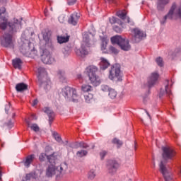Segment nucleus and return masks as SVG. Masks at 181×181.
<instances>
[{
	"label": "nucleus",
	"instance_id": "nucleus-57",
	"mask_svg": "<svg viewBox=\"0 0 181 181\" xmlns=\"http://www.w3.org/2000/svg\"><path fill=\"white\" fill-rule=\"evenodd\" d=\"M64 54H65V56H68L69 52H66V51H65V52H64Z\"/></svg>",
	"mask_w": 181,
	"mask_h": 181
},
{
	"label": "nucleus",
	"instance_id": "nucleus-37",
	"mask_svg": "<svg viewBox=\"0 0 181 181\" xmlns=\"http://www.w3.org/2000/svg\"><path fill=\"white\" fill-rule=\"evenodd\" d=\"M109 97H110V98L112 100H114V98H117V91H115V90L114 89H110L109 90Z\"/></svg>",
	"mask_w": 181,
	"mask_h": 181
},
{
	"label": "nucleus",
	"instance_id": "nucleus-52",
	"mask_svg": "<svg viewBox=\"0 0 181 181\" xmlns=\"http://www.w3.org/2000/svg\"><path fill=\"white\" fill-rule=\"evenodd\" d=\"M44 13H45V16H47V8L45 9Z\"/></svg>",
	"mask_w": 181,
	"mask_h": 181
},
{
	"label": "nucleus",
	"instance_id": "nucleus-23",
	"mask_svg": "<svg viewBox=\"0 0 181 181\" xmlns=\"http://www.w3.org/2000/svg\"><path fill=\"white\" fill-rule=\"evenodd\" d=\"M102 44H101V50L103 53H108V50L107 49V45L108 43V41L107 40V38L102 37Z\"/></svg>",
	"mask_w": 181,
	"mask_h": 181
},
{
	"label": "nucleus",
	"instance_id": "nucleus-11",
	"mask_svg": "<svg viewBox=\"0 0 181 181\" xmlns=\"http://www.w3.org/2000/svg\"><path fill=\"white\" fill-rule=\"evenodd\" d=\"M160 172L162 173L165 181H172V173L166 168V164L160 161L159 164Z\"/></svg>",
	"mask_w": 181,
	"mask_h": 181
},
{
	"label": "nucleus",
	"instance_id": "nucleus-45",
	"mask_svg": "<svg viewBox=\"0 0 181 181\" xmlns=\"http://www.w3.org/2000/svg\"><path fill=\"white\" fill-rule=\"evenodd\" d=\"M105 155H107V151H102L100 153V156L101 159H104V158H105Z\"/></svg>",
	"mask_w": 181,
	"mask_h": 181
},
{
	"label": "nucleus",
	"instance_id": "nucleus-56",
	"mask_svg": "<svg viewBox=\"0 0 181 181\" xmlns=\"http://www.w3.org/2000/svg\"><path fill=\"white\" fill-rule=\"evenodd\" d=\"M127 22L129 23L131 22L129 17L127 18Z\"/></svg>",
	"mask_w": 181,
	"mask_h": 181
},
{
	"label": "nucleus",
	"instance_id": "nucleus-41",
	"mask_svg": "<svg viewBox=\"0 0 181 181\" xmlns=\"http://www.w3.org/2000/svg\"><path fill=\"white\" fill-rule=\"evenodd\" d=\"M109 52H111V53H114V54H118V49L112 46L109 47Z\"/></svg>",
	"mask_w": 181,
	"mask_h": 181
},
{
	"label": "nucleus",
	"instance_id": "nucleus-5",
	"mask_svg": "<svg viewBox=\"0 0 181 181\" xmlns=\"http://www.w3.org/2000/svg\"><path fill=\"white\" fill-rule=\"evenodd\" d=\"M97 71H98V69L95 66H89L86 68V72L89 77V80L93 84V86H95V87H97V86H100L101 83V80L100 79V77L97 76L95 74Z\"/></svg>",
	"mask_w": 181,
	"mask_h": 181
},
{
	"label": "nucleus",
	"instance_id": "nucleus-19",
	"mask_svg": "<svg viewBox=\"0 0 181 181\" xmlns=\"http://www.w3.org/2000/svg\"><path fill=\"white\" fill-rule=\"evenodd\" d=\"M43 111L48 115L49 125H52V122H53L54 119V112L49 107H45Z\"/></svg>",
	"mask_w": 181,
	"mask_h": 181
},
{
	"label": "nucleus",
	"instance_id": "nucleus-59",
	"mask_svg": "<svg viewBox=\"0 0 181 181\" xmlns=\"http://www.w3.org/2000/svg\"><path fill=\"white\" fill-rule=\"evenodd\" d=\"M129 181H132V180L129 179Z\"/></svg>",
	"mask_w": 181,
	"mask_h": 181
},
{
	"label": "nucleus",
	"instance_id": "nucleus-6",
	"mask_svg": "<svg viewBox=\"0 0 181 181\" xmlns=\"http://www.w3.org/2000/svg\"><path fill=\"white\" fill-rule=\"evenodd\" d=\"M111 42L112 45H118L120 47L122 50H124V52H128V50H131V45H129V41L126 40L125 38H122V37L119 35H115L111 37Z\"/></svg>",
	"mask_w": 181,
	"mask_h": 181
},
{
	"label": "nucleus",
	"instance_id": "nucleus-29",
	"mask_svg": "<svg viewBox=\"0 0 181 181\" xmlns=\"http://www.w3.org/2000/svg\"><path fill=\"white\" fill-rule=\"evenodd\" d=\"M70 39L69 36H60V37H57V40H58V43H60V45H62V43H67V42H69Z\"/></svg>",
	"mask_w": 181,
	"mask_h": 181
},
{
	"label": "nucleus",
	"instance_id": "nucleus-39",
	"mask_svg": "<svg viewBox=\"0 0 181 181\" xmlns=\"http://www.w3.org/2000/svg\"><path fill=\"white\" fill-rule=\"evenodd\" d=\"M156 62L160 67H162L163 66V59L162 57H159L156 58Z\"/></svg>",
	"mask_w": 181,
	"mask_h": 181
},
{
	"label": "nucleus",
	"instance_id": "nucleus-22",
	"mask_svg": "<svg viewBox=\"0 0 181 181\" xmlns=\"http://www.w3.org/2000/svg\"><path fill=\"white\" fill-rule=\"evenodd\" d=\"M16 90L18 93H22V91L28 90V85L25 84L24 83H18L16 86Z\"/></svg>",
	"mask_w": 181,
	"mask_h": 181
},
{
	"label": "nucleus",
	"instance_id": "nucleus-20",
	"mask_svg": "<svg viewBox=\"0 0 181 181\" xmlns=\"http://www.w3.org/2000/svg\"><path fill=\"white\" fill-rule=\"evenodd\" d=\"M99 65L100 70H106V69L110 67V62L105 58L101 57Z\"/></svg>",
	"mask_w": 181,
	"mask_h": 181
},
{
	"label": "nucleus",
	"instance_id": "nucleus-43",
	"mask_svg": "<svg viewBox=\"0 0 181 181\" xmlns=\"http://www.w3.org/2000/svg\"><path fill=\"white\" fill-rule=\"evenodd\" d=\"M101 90L102 91H110V87L107 85H103L101 86Z\"/></svg>",
	"mask_w": 181,
	"mask_h": 181
},
{
	"label": "nucleus",
	"instance_id": "nucleus-27",
	"mask_svg": "<svg viewBox=\"0 0 181 181\" xmlns=\"http://www.w3.org/2000/svg\"><path fill=\"white\" fill-rule=\"evenodd\" d=\"M57 76L62 83L66 81V72H64V71L59 70Z\"/></svg>",
	"mask_w": 181,
	"mask_h": 181
},
{
	"label": "nucleus",
	"instance_id": "nucleus-4",
	"mask_svg": "<svg viewBox=\"0 0 181 181\" xmlns=\"http://www.w3.org/2000/svg\"><path fill=\"white\" fill-rule=\"evenodd\" d=\"M60 94H62L67 101H72L73 103H77V101H78L77 90L70 86H65L63 88Z\"/></svg>",
	"mask_w": 181,
	"mask_h": 181
},
{
	"label": "nucleus",
	"instance_id": "nucleus-50",
	"mask_svg": "<svg viewBox=\"0 0 181 181\" xmlns=\"http://www.w3.org/2000/svg\"><path fill=\"white\" fill-rule=\"evenodd\" d=\"M37 103H39L37 99L34 100L33 102V106L35 107V105H37Z\"/></svg>",
	"mask_w": 181,
	"mask_h": 181
},
{
	"label": "nucleus",
	"instance_id": "nucleus-44",
	"mask_svg": "<svg viewBox=\"0 0 181 181\" xmlns=\"http://www.w3.org/2000/svg\"><path fill=\"white\" fill-rule=\"evenodd\" d=\"M113 29L115 32H117V33H121L122 32V29L118 26H115Z\"/></svg>",
	"mask_w": 181,
	"mask_h": 181
},
{
	"label": "nucleus",
	"instance_id": "nucleus-48",
	"mask_svg": "<svg viewBox=\"0 0 181 181\" xmlns=\"http://www.w3.org/2000/svg\"><path fill=\"white\" fill-rule=\"evenodd\" d=\"M6 125H7L8 128H12V127H13V122L10 120L8 122L6 123Z\"/></svg>",
	"mask_w": 181,
	"mask_h": 181
},
{
	"label": "nucleus",
	"instance_id": "nucleus-40",
	"mask_svg": "<svg viewBox=\"0 0 181 181\" xmlns=\"http://www.w3.org/2000/svg\"><path fill=\"white\" fill-rule=\"evenodd\" d=\"M112 143L115 144L116 145H117V148H119V146H122V141H121V140H119V139H118L117 138H115L112 140Z\"/></svg>",
	"mask_w": 181,
	"mask_h": 181
},
{
	"label": "nucleus",
	"instance_id": "nucleus-21",
	"mask_svg": "<svg viewBox=\"0 0 181 181\" xmlns=\"http://www.w3.org/2000/svg\"><path fill=\"white\" fill-rule=\"evenodd\" d=\"M33 160H35V154H31L25 158V160L24 161V165L26 168H29V166H30V163H32V162H33Z\"/></svg>",
	"mask_w": 181,
	"mask_h": 181
},
{
	"label": "nucleus",
	"instance_id": "nucleus-9",
	"mask_svg": "<svg viewBox=\"0 0 181 181\" xmlns=\"http://www.w3.org/2000/svg\"><path fill=\"white\" fill-rule=\"evenodd\" d=\"M86 47H90V40L87 37H83L81 48L75 49V53L78 57H84L88 54V50Z\"/></svg>",
	"mask_w": 181,
	"mask_h": 181
},
{
	"label": "nucleus",
	"instance_id": "nucleus-1",
	"mask_svg": "<svg viewBox=\"0 0 181 181\" xmlns=\"http://www.w3.org/2000/svg\"><path fill=\"white\" fill-rule=\"evenodd\" d=\"M5 12H6L5 7L0 8V28L2 30H5L7 28L8 33H6L0 38V40L1 45L4 47H11L12 46L13 35L22 29V19L13 18V21L8 23V19L2 16Z\"/></svg>",
	"mask_w": 181,
	"mask_h": 181
},
{
	"label": "nucleus",
	"instance_id": "nucleus-8",
	"mask_svg": "<svg viewBox=\"0 0 181 181\" xmlns=\"http://www.w3.org/2000/svg\"><path fill=\"white\" fill-rule=\"evenodd\" d=\"M121 66L118 64H114L109 71V78L112 81H121Z\"/></svg>",
	"mask_w": 181,
	"mask_h": 181
},
{
	"label": "nucleus",
	"instance_id": "nucleus-25",
	"mask_svg": "<svg viewBox=\"0 0 181 181\" xmlns=\"http://www.w3.org/2000/svg\"><path fill=\"white\" fill-rule=\"evenodd\" d=\"M25 122L28 125V127H30V128L32 129V131H34L35 132H39L40 128H39V126L36 124H33L30 126V121L29 119H25Z\"/></svg>",
	"mask_w": 181,
	"mask_h": 181
},
{
	"label": "nucleus",
	"instance_id": "nucleus-28",
	"mask_svg": "<svg viewBox=\"0 0 181 181\" xmlns=\"http://www.w3.org/2000/svg\"><path fill=\"white\" fill-rule=\"evenodd\" d=\"M165 94H168V95H170V94H171L170 89H169V85L165 86V90L160 89V98L163 97V95H165Z\"/></svg>",
	"mask_w": 181,
	"mask_h": 181
},
{
	"label": "nucleus",
	"instance_id": "nucleus-31",
	"mask_svg": "<svg viewBox=\"0 0 181 181\" xmlns=\"http://www.w3.org/2000/svg\"><path fill=\"white\" fill-rule=\"evenodd\" d=\"M84 98H85L86 103H90L93 101V95L91 93H85Z\"/></svg>",
	"mask_w": 181,
	"mask_h": 181
},
{
	"label": "nucleus",
	"instance_id": "nucleus-32",
	"mask_svg": "<svg viewBox=\"0 0 181 181\" xmlns=\"http://www.w3.org/2000/svg\"><path fill=\"white\" fill-rule=\"evenodd\" d=\"M117 16L120 19H125L127 18V12L125 11H119L116 13Z\"/></svg>",
	"mask_w": 181,
	"mask_h": 181
},
{
	"label": "nucleus",
	"instance_id": "nucleus-61",
	"mask_svg": "<svg viewBox=\"0 0 181 181\" xmlns=\"http://www.w3.org/2000/svg\"><path fill=\"white\" fill-rule=\"evenodd\" d=\"M51 11H53V8H51Z\"/></svg>",
	"mask_w": 181,
	"mask_h": 181
},
{
	"label": "nucleus",
	"instance_id": "nucleus-58",
	"mask_svg": "<svg viewBox=\"0 0 181 181\" xmlns=\"http://www.w3.org/2000/svg\"><path fill=\"white\" fill-rule=\"evenodd\" d=\"M16 115L15 113H13V116H12L13 118H15V116H16Z\"/></svg>",
	"mask_w": 181,
	"mask_h": 181
},
{
	"label": "nucleus",
	"instance_id": "nucleus-38",
	"mask_svg": "<svg viewBox=\"0 0 181 181\" xmlns=\"http://www.w3.org/2000/svg\"><path fill=\"white\" fill-rule=\"evenodd\" d=\"M82 90H83L85 93H88V91H91V86L90 85L82 86Z\"/></svg>",
	"mask_w": 181,
	"mask_h": 181
},
{
	"label": "nucleus",
	"instance_id": "nucleus-14",
	"mask_svg": "<svg viewBox=\"0 0 181 181\" xmlns=\"http://www.w3.org/2000/svg\"><path fill=\"white\" fill-rule=\"evenodd\" d=\"M132 33L134 35L136 43H138V42H141L143 37H146V34L138 28H134L132 30Z\"/></svg>",
	"mask_w": 181,
	"mask_h": 181
},
{
	"label": "nucleus",
	"instance_id": "nucleus-36",
	"mask_svg": "<svg viewBox=\"0 0 181 181\" xmlns=\"http://www.w3.org/2000/svg\"><path fill=\"white\" fill-rule=\"evenodd\" d=\"M53 137L54 138L55 141H57V142H59V144L61 142H63V141L62 140V137L60 136H59V134L56 132H54L52 133Z\"/></svg>",
	"mask_w": 181,
	"mask_h": 181
},
{
	"label": "nucleus",
	"instance_id": "nucleus-7",
	"mask_svg": "<svg viewBox=\"0 0 181 181\" xmlns=\"http://www.w3.org/2000/svg\"><path fill=\"white\" fill-rule=\"evenodd\" d=\"M37 73L38 81H40L41 86H47H47L50 87V86H52V81H50V79L47 77L46 69L43 67H39L37 69Z\"/></svg>",
	"mask_w": 181,
	"mask_h": 181
},
{
	"label": "nucleus",
	"instance_id": "nucleus-17",
	"mask_svg": "<svg viewBox=\"0 0 181 181\" xmlns=\"http://www.w3.org/2000/svg\"><path fill=\"white\" fill-rule=\"evenodd\" d=\"M30 45H32V42L27 41L21 45L20 50L22 54H24V56H29L30 54V52L32 51L30 49Z\"/></svg>",
	"mask_w": 181,
	"mask_h": 181
},
{
	"label": "nucleus",
	"instance_id": "nucleus-53",
	"mask_svg": "<svg viewBox=\"0 0 181 181\" xmlns=\"http://www.w3.org/2000/svg\"><path fill=\"white\" fill-rule=\"evenodd\" d=\"M77 78H78V79L81 78V74H78L77 75Z\"/></svg>",
	"mask_w": 181,
	"mask_h": 181
},
{
	"label": "nucleus",
	"instance_id": "nucleus-42",
	"mask_svg": "<svg viewBox=\"0 0 181 181\" xmlns=\"http://www.w3.org/2000/svg\"><path fill=\"white\" fill-rule=\"evenodd\" d=\"M78 146H79V148H83V149H87V148L89 147L88 144H87L86 143H84L83 141H81L78 144Z\"/></svg>",
	"mask_w": 181,
	"mask_h": 181
},
{
	"label": "nucleus",
	"instance_id": "nucleus-12",
	"mask_svg": "<svg viewBox=\"0 0 181 181\" xmlns=\"http://www.w3.org/2000/svg\"><path fill=\"white\" fill-rule=\"evenodd\" d=\"M41 60L44 64H53L54 63V58L50 54V52L47 49H44L41 55Z\"/></svg>",
	"mask_w": 181,
	"mask_h": 181
},
{
	"label": "nucleus",
	"instance_id": "nucleus-24",
	"mask_svg": "<svg viewBox=\"0 0 181 181\" xmlns=\"http://www.w3.org/2000/svg\"><path fill=\"white\" fill-rule=\"evenodd\" d=\"M13 66L14 69H18V70H21V69H22V60L19 58L13 59Z\"/></svg>",
	"mask_w": 181,
	"mask_h": 181
},
{
	"label": "nucleus",
	"instance_id": "nucleus-16",
	"mask_svg": "<svg viewBox=\"0 0 181 181\" xmlns=\"http://www.w3.org/2000/svg\"><path fill=\"white\" fill-rule=\"evenodd\" d=\"M80 17L81 15L79 13L74 12L70 15L68 19V23L69 25H73V26H76L77 23H78V21H80Z\"/></svg>",
	"mask_w": 181,
	"mask_h": 181
},
{
	"label": "nucleus",
	"instance_id": "nucleus-62",
	"mask_svg": "<svg viewBox=\"0 0 181 181\" xmlns=\"http://www.w3.org/2000/svg\"><path fill=\"white\" fill-rule=\"evenodd\" d=\"M1 161H0V166H1Z\"/></svg>",
	"mask_w": 181,
	"mask_h": 181
},
{
	"label": "nucleus",
	"instance_id": "nucleus-51",
	"mask_svg": "<svg viewBox=\"0 0 181 181\" xmlns=\"http://www.w3.org/2000/svg\"><path fill=\"white\" fill-rule=\"evenodd\" d=\"M0 181H2V167H0Z\"/></svg>",
	"mask_w": 181,
	"mask_h": 181
},
{
	"label": "nucleus",
	"instance_id": "nucleus-15",
	"mask_svg": "<svg viewBox=\"0 0 181 181\" xmlns=\"http://www.w3.org/2000/svg\"><path fill=\"white\" fill-rule=\"evenodd\" d=\"M158 78L159 74L156 72L152 73L148 79L147 86L148 87V88H152V87H153V86H155V84L158 83Z\"/></svg>",
	"mask_w": 181,
	"mask_h": 181
},
{
	"label": "nucleus",
	"instance_id": "nucleus-46",
	"mask_svg": "<svg viewBox=\"0 0 181 181\" xmlns=\"http://www.w3.org/2000/svg\"><path fill=\"white\" fill-rule=\"evenodd\" d=\"M77 2V0H67V4L69 6L74 5Z\"/></svg>",
	"mask_w": 181,
	"mask_h": 181
},
{
	"label": "nucleus",
	"instance_id": "nucleus-30",
	"mask_svg": "<svg viewBox=\"0 0 181 181\" xmlns=\"http://www.w3.org/2000/svg\"><path fill=\"white\" fill-rule=\"evenodd\" d=\"M95 176V169H90L88 173V179L93 180Z\"/></svg>",
	"mask_w": 181,
	"mask_h": 181
},
{
	"label": "nucleus",
	"instance_id": "nucleus-3",
	"mask_svg": "<svg viewBox=\"0 0 181 181\" xmlns=\"http://www.w3.org/2000/svg\"><path fill=\"white\" fill-rule=\"evenodd\" d=\"M167 19L170 21H176L181 19V3L179 6L176 3H173L168 13L160 20L161 25H165Z\"/></svg>",
	"mask_w": 181,
	"mask_h": 181
},
{
	"label": "nucleus",
	"instance_id": "nucleus-54",
	"mask_svg": "<svg viewBox=\"0 0 181 181\" xmlns=\"http://www.w3.org/2000/svg\"><path fill=\"white\" fill-rule=\"evenodd\" d=\"M146 112L148 117H149V118H151V115H149V112H148V111H146Z\"/></svg>",
	"mask_w": 181,
	"mask_h": 181
},
{
	"label": "nucleus",
	"instance_id": "nucleus-10",
	"mask_svg": "<svg viewBox=\"0 0 181 181\" xmlns=\"http://www.w3.org/2000/svg\"><path fill=\"white\" fill-rule=\"evenodd\" d=\"M162 156L164 160H172L176 156V151L170 147H162Z\"/></svg>",
	"mask_w": 181,
	"mask_h": 181
},
{
	"label": "nucleus",
	"instance_id": "nucleus-47",
	"mask_svg": "<svg viewBox=\"0 0 181 181\" xmlns=\"http://www.w3.org/2000/svg\"><path fill=\"white\" fill-rule=\"evenodd\" d=\"M58 19H59V21L60 22V23H64V21H66L64 16H60L58 18Z\"/></svg>",
	"mask_w": 181,
	"mask_h": 181
},
{
	"label": "nucleus",
	"instance_id": "nucleus-35",
	"mask_svg": "<svg viewBox=\"0 0 181 181\" xmlns=\"http://www.w3.org/2000/svg\"><path fill=\"white\" fill-rule=\"evenodd\" d=\"M109 21L112 25H114L115 23H119V25H122V22H121L119 19L115 17L110 18Z\"/></svg>",
	"mask_w": 181,
	"mask_h": 181
},
{
	"label": "nucleus",
	"instance_id": "nucleus-13",
	"mask_svg": "<svg viewBox=\"0 0 181 181\" xmlns=\"http://www.w3.org/2000/svg\"><path fill=\"white\" fill-rule=\"evenodd\" d=\"M118 168H119V164L115 160H109L107 164V169L110 173L114 174L117 173V170H118Z\"/></svg>",
	"mask_w": 181,
	"mask_h": 181
},
{
	"label": "nucleus",
	"instance_id": "nucleus-34",
	"mask_svg": "<svg viewBox=\"0 0 181 181\" xmlns=\"http://www.w3.org/2000/svg\"><path fill=\"white\" fill-rule=\"evenodd\" d=\"M88 153V152L86 150H81L77 151L76 153V156H78V158H83V156H87V154Z\"/></svg>",
	"mask_w": 181,
	"mask_h": 181
},
{
	"label": "nucleus",
	"instance_id": "nucleus-2",
	"mask_svg": "<svg viewBox=\"0 0 181 181\" xmlns=\"http://www.w3.org/2000/svg\"><path fill=\"white\" fill-rule=\"evenodd\" d=\"M56 160H54L52 163H49L48 165L45 175L47 177H53V176H56V180H59V177L62 176L63 173L66 170H67V164L66 163H62L59 167H56Z\"/></svg>",
	"mask_w": 181,
	"mask_h": 181
},
{
	"label": "nucleus",
	"instance_id": "nucleus-55",
	"mask_svg": "<svg viewBox=\"0 0 181 181\" xmlns=\"http://www.w3.org/2000/svg\"><path fill=\"white\" fill-rule=\"evenodd\" d=\"M0 2H2L4 4V2H6V0H0Z\"/></svg>",
	"mask_w": 181,
	"mask_h": 181
},
{
	"label": "nucleus",
	"instance_id": "nucleus-49",
	"mask_svg": "<svg viewBox=\"0 0 181 181\" xmlns=\"http://www.w3.org/2000/svg\"><path fill=\"white\" fill-rule=\"evenodd\" d=\"M9 108H11V103H8L6 105L5 110L6 113H8V111H9Z\"/></svg>",
	"mask_w": 181,
	"mask_h": 181
},
{
	"label": "nucleus",
	"instance_id": "nucleus-26",
	"mask_svg": "<svg viewBox=\"0 0 181 181\" xmlns=\"http://www.w3.org/2000/svg\"><path fill=\"white\" fill-rule=\"evenodd\" d=\"M168 3L169 0H158V4L157 5L158 11L163 10V8H165V5H168Z\"/></svg>",
	"mask_w": 181,
	"mask_h": 181
},
{
	"label": "nucleus",
	"instance_id": "nucleus-33",
	"mask_svg": "<svg viewBox=\"0 0 181 181\" xmlns=\"http://www.w3.org/2000/svg\"><path fill=\"white\" fill-rule=\"evenodd\" d=\"M42 34L45 40H49V37H50V31L49 30H44Z\"/></svg>",
	"mask_w": 181,
	"mask_h": 181
},
{
	"label": "nucleus",
	"instance_id": "nucleus-60",
	"mask_svg": "<svg viewBox=\"0 0 181 181\" xmlns=\"http://www.w3.org/2000/svg\"><path fill=\"white\" fill-rule=\"evenodd\" d=\"M47 1H48V2H50V0H47Z\"/></svg>",
	"mask_w": 181,
	"mask_h": 181
},
{
	"label": "nucleus",
	"instance_id": "nucleus-18",
	"mask_svg": "<svg viewBox=\"0 0 181 181\" xmlns=\"http://www.w3.org/2000/svg\"><path fill=\"white\" fill-rule=\"evenodd\" d=\"M46 158L49 163H53V162H54V160H56V157L53 154L47 156V155H46V153H42L39 156V159H40V162H44V160H45V159H46Z\"/></svg>",
	"mask_w": 181,
	"mask_h": 181
}]
</instances>
